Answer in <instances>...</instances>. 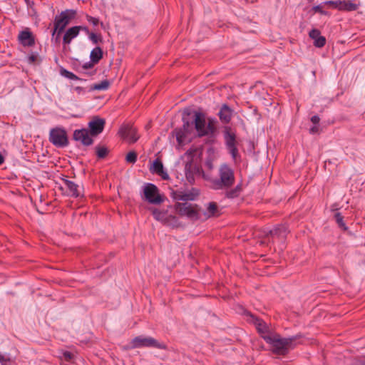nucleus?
<instances>
[{
	"mask_svg": "<svg viewBox=\"0 0 365 365\" xmlns=\"http://www.w3.org/2000/svg\"><path fill=\"white\" fill-rule=\"evenodd\" d=\"M339 2H340V1L329 0V1H325L322 2V4L332 5L334 8H336L339 9Z\"/></svg>",
	"mask_w": 365,
	"mask_h": 365,
	"instance_id": "39",
	"label": "nucleus"
},
{
	"mask_svg": "<svg viewBox=\"0 0 365 365\" xmlns=\"http://www.w3.org/2000/svg\"><path fill=\"white\" fill-rule=\"evenodd\" d=\"M209 182L210 187L213 190H229L235 182L234 170L227 163H223L219 168L218 176L210 178Z\"/></svg>",
	"mask_w": 365,
	"mask_h": 365,
	"instance_id": "1",
	"label": "nucleus"
},
{
	"mask_svg": "<svg viewBox=\"0 0 365 365\" xmlns=\"http://www.w3.org/2000/svg\"><path fill=\"white\" fill-rule=\"evenodd\" d=\"M79 35L78 27L77 26H72L68 29L63 37V43L65 45H68L71 43L72 40Z\"/></svg>",
	"mask_w": 365,
	"mask_h": 365,
	"instance_id": "18",
	"label": "nucleus"
},
{
	"mask_svg": "<svg viewBox=\"0 0 365 365\" xmlns=\"http://www.w3.org/2000/svg\"><path fill=\"white\" fill-rule=\"evenodd\" d=\"M94 63H92L91 61L89 62H86L83 65V68L84 69H88L93 67Z\"/></svg>",
	"mask_w": 365,
	"mask_h": 365,
	"instance_id": "44",
	"label": "nucleus"
},
{
	"mask_svg": "<svg viewBox=\"0 0 365 365\" xmlns=\"http://www.w3.org/2000/svg\"><path fill=\"white\" fill-rule=\"evenodd\" d=\"M24 1L27 5H29L31 4V1L29 0H24Z\"/></svg>",
	"mask_w": 365,
	"mask_h": 365,
	"instance_id": "51",
	"label": "nucleus"
},
{
	"mask_svg": "<svg viewBox=\"0 0 365 365\" xmlns=\"http://www.w3.org/2000/svg\"><path fill=\"white\" fill-rule=\"evenodd\" d=\"M324 4H322V3L319 5L314 6L312 8V11H313L314 13H319L322 15L324 16H330V13L323 9Z\"/></svg>",
	"mask_w": 365,
	"mask_h": 365,
	"instance_id": "32",
	"label": "nucleus"
},
{
	"mask_svg": "<svg viewBox=\"0 0 365 365\" xmlns=\"http://www.w3.org/2000/svg\"><path fill=\"white\" fill-rule=\"evenodd\" d=\"M128 163H135L137 161V154L134 151L129 152L125 158Z\"/></svg>",
	"mask_w": 365,
	"mask_h": 365,
	"instance_id": "35",
	"label": "nucleus"
},
{
	"mask_svg": "<svg viewBox=\"0 0 365 365\" xmlns=\"http://www.w3.org/2000/svg\"><path fill=\"white\" fill-rule=\"evenodd\" d=\"M106 121L99 117H94L88 124V131L91 136L95 137L101 134L104 129Z\"/></svg>",
	"mask_w": 365,
	"mask_h": 365,
	"instance_id": "13",
	"label": "nucleus"
},
{
	"mask_svg": "<svg viewBox=\"0 0 365 365\" xmlns=\"http://www.w3.org/2000/svg\"><path fill=\"white\" fill-rule=\"evenodd\" d=\"M61 74L65 78H68L70 80L83 81V79L78 77L76 74L65 68L61 69Z\"/></svg>",
	"mask_w": 365,
	"mask_h": 365,
	"instance_id": "29",
	"label": "nucleus"
},
{
	"mask_svg": "<svg viewBox=\"0 0 365 365\" xmlns=\"http://www.w3.org/2000/svg\"><path fill=\"white\" fill-rule=\"evenodd\" d=\"M189 130L180 129L176 131V140L180 145L184 144L187 141L185 133L188 132Z\"/></svg>",
	"mask_w": 365,
	"mask_h": 365,
	"instance_id": "26",
	"label": "nucleus"
},
{
	"mask_svg": "<svg viewBox=\"0 0 365 365\" xmlns=\"http://www.w3.org/2000/svg\"><path fill=\"white\" fill-rule=\"evenodd\" d=\"M359 4L354 3L351 1H340L339 10L343 11H354L359 9Z\"/></svg>",
	"mask_w": 365,
	"mask_h": 365,
	"instance_id": "21",
	"label": "nucleus"
},
{
	"mask_svg": "<svg viewBox=\"0 0 365 365\" xmlns=\"http://www.w3.org/2000/svg\"><path fill=\"white\" fill-rule=\"evenodd\" d=\"M11 356L8 353H0V363L1 365H8L11 361Z\"/></svg>",
	"mask_w": 365,
	"mask_h": 365,
	"instance_id": "34",
	"label": "nucleus"
},
{
	"mask_svg": "<svg viewBox=\"0 0 365 365\" xmlns=\"http://www.w3.org/2000/svg\"><path fill=\"white\" fill-rule=\"evenodd\" d=\"M119 133L121 137L129 143H134L139 138V135L137 133V130L133 125H125L122 126Z\"/></svg>",
	"mask_w": 365,
	"mask_h": 365,
	"instance_id": "11",
	"label": "nucleus"
},
{
	"mask_svg": "<svg viewBox=\"0 0 365 365\" xmlns=\"http://www.w3.org/2000/svg\"><path fill=\"white\" fill-rule=\"evenodd\" d=\"M56 26L57 28V34L58 36H60L66 27L58 24H56Z\"/></svg>",
	"mask_w": 365,
	"mask_h": 365,
	"instance_id": "43",
	"label": "nucleus"
},
{
	"mask_svg": "<svg viewBox=\"0 0 365 365\" xmlns=\"http://www.w3.org/2000/svg\"><path fill=\"white\" fill-rule=\"evenodd\" d=\"M4 162L3 155L0 153V165Z\"/></svg>",
	"mask_w": 365,
	"mask_h": 365,
	"instance_id": "50",
	"label": "nucleus"
},
{
	"mask_svg": "<svg viewBox=\"0 0 365 365\" xmlns=\"http://www.w3.org/2000/svg\"><path fill=\"white\" fill-rule=\"evenodd\" d=\"M262 338L272 346L274 353L282 355L287 354L288 346L292 341V338H281L278 334H266Z\"/></svg>",
	"mask_w": 365,
	"mask_h": 365,
	"instance_id": "3",
	"label": "nucleus"
},
{
	"mask_svg": "<svg viewBox=\"0 0 365 365\" xmlns=\"http://www.w3.org/2000/svg\"><path fill=\"white\" fill-rule=\"evenodd\" d=\"M86 20L91 24L93 26H96L99 24V19L93 17L88 14L86 15Z\"/></svg>",
	"mask_w": 365,
	"mask_h": 365,
	"instance_id": "38",
	"label": "nucleus"
},
{
	"mask_svg": "<svg viewBox=\"0 0 365 365\" xmlns=\"http://www.w3.org/2000/svg\"><path fill=\"white\" fill-rule=\"evenodd\" d=\"M190 169L191 165L190 163H186L185 166V177L190 183H192L195 180V177L193 172Z\"/></svg>",
	"mask_w": 365,
	"mask_h": 365,
	"instance_id": "28",
	"label": "nucleus"
},
{
	"mask_svg": "<svg viewBox=\"0 0 365 365\" xmlns=\"http://www.w3.org/2000/svg\"><path fill=\"white\" fill-rule=\"evenodd\" d=\"M59 40H60V36H58V34L54 36V40L53 41H54L55 43H58Z\"/></svg>",
	"mask_w": 365,
	"mask_h": 365,
	"instance_id": "48",
	"label": "nucleus"
},
{
	"mask_svg": "<svg viewBox=\"0 0 365 365\" xmlns=\"http://www.w3.org/2000/svg\"><path fill=\"white\" fill-rule=\"evenodd\" d=\"M240 194V187L237 185L231 190H227L226 197L227 198L233 199L237 197Z\"/></svg>",
	"mask_w": 365,
	"mask_h": 365,
	"instance_id": "30",
	"label": "nucleus"
},
{
	"mask_svg": "<svg viewBox=\"0 0 365 365\" xmlns=\"http://www.w3.org/2000/svg\"><path fill=\"white\" fill-rule=\"evenodd\" d=\"M232 110L226 104H224L220 108L218 115L222 122L227 123L232 118Z\"/></svg>",
	"mask_w": 365,
	"mask_h": 365,
	"instance_id": "20",
	"label": "nucleus"
},
{
	"mask_svg": "<svg viewBox=\"0 0 365 365\" xmlns=\"http://www.w3.org/2000/svg\"><path fill=\"white\" fill-rule=\"evenodd\" d=\"M29 60L30 62H34L36 61V57L34 56H31L29 57Z\"/></svg>",
	"mask_w": 365,
	"mask_h": 365,
	"instance_id": "49",
	"label": "nucleus"
},
{
	"mask_svg": "<svg viewBox=\"0 0 365 365\" xmlns=\"http://www.w3.org/2000/svg\"><path fill=\"white\" fill-rule=\"evenodd\" d=\"M182 120L185 130H189L194 124L195 128L200 137L213 135L215 132V126L210 122L207 124L205 115L200 112H194L192 120L190 123L187 120L185 112H184Z\"/></svg>",
	"mask_w": 365,
	"mask_h": 365,
	"instance_id": "2",
	"label": "nucleus"
},
{
	"mask_svg": "<svg viewBox=\"0 0 365 365\" xmlns=\"http://www.w3.org/2000/svg\"><path fill=\"white\" fill-rule=\"evenodd\" d=\"M145 347H154L160 349H165L166 345L158 342L151 336L140 335L133 338L130 343V349H140Z\"/></svg>",
	"mask_w": 365,
	"mask_h": 365,
	"instance_id": "5",
	"label": "nucleus"
},
{
	"mask_svg": "<svg viewBox=\"0 0 365 365\" xmlns=\"http://www.w3.org/2000/svg\"><path fill=\"white\" fill-rule=\"evenodd\" d=\"M334 218L336 220V222H337L338 225L344 229V230H347V227L346 226L344 222V220H343V217L342 215H341L340 212H336L335 215H334Z\"/></svg>",
	"mask_w": 365,
	"mask_h": 365,
	"instance_id": "33",
	"label": "nucleus"
},
{
	"mask_svg": "<svg viewBox=\"0 0 365 365\" xmlns=\"http://www.w3.org/2000/svg\"><path fill=\"white\" fill-rule=\"evenodd\" d=\"M96 155H97L98 158H101V159L104 158L108 153L107 148L103 147H103L96 146Z\"/></svg>",
	"mask_w": 365,
	"mask_h": 365,
	"instance_id": "31",
	"label": "nucleus"
},
{
	"mask_svg": "<svg viewBox=\"0 0 365 365\" xmlns=\"http://www.w3.org/2000/svg\"><path fill=\"white\" fill-rule=\"evenodd\" d=\"M309 37L314 40V45L317 48H322L326 43V38L321 35V32L317 29H312L309 33Z\"/></svg>",
	"mask_w": 365,
	"mask_h": 365,
	"instance_id": "17",
	"label": "nucleus"
},
{
	"mask_svg": "<svg viewBox=\"0 0 365 365\" xmlns=\"http://www.w3.org/2000/svg\"><path fill=\"white\" fill-rule=\"evenodd\" d=\"M205 166L209 169V170H212L213 168V164H212V161L211 160H207L205 161Z\"/></svg>",
	"mask_w": 365,
	"mask_h": 365,
	"instance_id": "45",
	"label": "nucleus"
},
{
	"mask_svg": "<svg viewBox=\"0 0 365 365\" xmlns=\"http://www.w3.org/2000/svg\"><path fill=\"white\" fill-rule=\"evenodd\" d=\"M289 232L287 227L284 225H278L269 231L272 238L283 240Z\"/></svg>",
	"mask_w": 365,
	"mask_h": 365,
	"instance_id": "16",
	"label": "nucleus"
},
{
	"mask_svg": "<svg viewBox=\"0 0 365 365\" xmlns=\"http://www.w3.org/2000/svg\"><path fill=\"white\" fill-rule=\"evenodd\" d=\"M78 27V33L80 31H84L87 35H88L91 32L88 28L86 26H77Z\"/></svg>",
	"mask_w": 365,
	"mask_h": 365,
	"instance_id": "40",
	"label": "nucleus"
},
{
	"mask_svg": "<svg viewBox=\"0 0 365 365\" xmlns=\"http://www.w3.org/2000/svg\"><path fill=\"white\" fill-rule=\"evenodd\" d=\"M198 191L197 190L192 189L191 191L185 192L184 193H182L178 196V200L185 201V202H187V201H192L195 200L198 195Z\"/></svg>",
	"mask_w": 365,
	"mask_h": 365,
	"instance_id": "23",
	"label": "nucleus"
},
{
	"mask_svg": "<svg viewBox=\"0 0 365 365\" xmlns=\"http://www.w3.org/2000/svg\"><path fill=\"white\" fill-rule=\"evenodd\" d=\"M88 38L92 41L93 44H97L98 41H101V36H98L93 32H91L88 35Z\"/></svg>",
	"mask_w": 365,
	"mask_h": 365,
	"instance_id": "37",
	"label": "nucleus"
},
{
	"mask_svg": "<svg viewBox=\"0 0 365 365\" xmlns=\"http://www.w3.org/2000/svg\"><path fill=\"white\" fill-rule=\"evenodd\" d=\"M255 324L257 331L262 334V336L263 335L269 334L268 333V327L266 323L262 319H256L255 321Z\"/></svg>",
	"mask_w": 365,
	"mask_h": 365,
	"instance_id": "25",
	"label": "nucleus"
},
{
	"mask_svg": "<svg viewBox=\"0 0 365 365\" xmlns=\"http://www.w3.org/2000/svg\"><path fill=\"white\" fill-rule=\"evenodd\" d=\"M76 15V11L74 9H66L61 11L59 15H56L54 18L53 24H58L66 26Z\"/></svg>",
	"mask_w": 365,
	"mask_h": 365,
	"instance_id": "12",
	"label": "nucleus"
},
{
	"mask_svg": "<svg viewBox=\"0 0 365 365\" xmlns=\"http://www.w3.org/2000/svg\"><path fill=\"white\" fill-rule=\"evenodd\" d=\"M152 214L155 220L165 225L168 223L169 218L172 217L171 215L168 214V211L160 210L157 208L152 210Z\"/></svg>",
	"mask_w": 365,
	"mask_h": 365,
	"instance_id": "19",
	"label": "nucleus"
},
{
	"mask_svg": "<svg viewBox=\"0 0 365 365\" xmlns=\"http://www.w3.org/2000/svg\"><path fill=\"white\" fill-rule=\"evenodd\" d=\"M223 138L228 153L235 161L238 155L235 132L230 126H225L223 130Z\"/></svg>",
	"mask_w": 365,
	"mask_h": 365,
	"instance_id": "7",
	"label": "nucleus"
},
{
	"mask_svg": "<svg viewBox=\"0 0 365 365\" xmlns=\"http://www.w3.org/2000/svg\"><path fill=\"white\" fill-rule=\"evenodd\" d=\"M319 131V125H314L312 127L309 128V133L312 134H314Z\"/></svg>",
	"mask_w": 365,
	"mask_h": 365,
	"instance_id": "42",
	"label": "nucleus"
},
{
	"mask_svg": "<svg viewBox=\"0 0 365 365\" xmlns=\"http://www.w3.org/2000/svg\"><path fill=\"white\" fill-rule=\"evenodd\" d=\"M57 35V28L56 24L53 25V29L51 32V41L54 40V36Z\"/></svg>",
	"mask_w": 365,
	"mask_h": 365,
	"instance_id": "47",
	"label": "nucleus"
},
{
	"mask_svg": "<svg viewBox=\"0 0 365 365\" xmlns=\"http://www.w3.org/2000/svg\"><path fill=\"white\" fill-rule=\"evenodd\" d=\"M109 87V82L107 80L102 81L101 82L98 83L94 84L91 88V90H97V91H106Z\"/></svg>",
	"mask_w": 365,
	"mask_h": 365,
	"instance_id": "27",
	"label": "nucleus"
},
{
	"mask_svg": "<svg viewBox=\"0 0 365 365\" xmlns=\"http://www.w3.org/2000/svg\"><path fill=\"white\" fill-rule=\"evenodd\" d=\"M74 90L78 93V94H81V93H85V89L83 88V87H81V86H76L74 88Z\"/></svg>",
	"mask_w": 365,
	"mask_h": 365,
	"instance_id": "46",
	"label": "nucleus"
},
{
	"mask_svg": "<svg viewBox=\"0 0 365 365\" xmlns=\"http://www.w3.org/2000/svg\"><path fill=\"white\" fill-rule=\"evenodd\" d=\"M63 187L62 189L66 190V195L68 197L77 198L83 196V188L75 182L68 180L62 179Z\"/></svg>",
	"mask_w": 365,
	"mask_h": 365,
	"instance_id": "8",
	"label": "nucleus"
},
{
	"mask_svg": "<svg viewBox=\"0 0 365 365\" xmlns=\"http://www.w3.org/2000/svg\"><path fill=\"white\" fill-rule=\"evenodd\" d=\"M175 209L178 214L190 220H197L199 218L197 210L188 202H178L175 205Z\"/></svg>",
	"mask_w": 365,
	"mask_h": 365,
	"instance_id": "9",
	"label": "nucleus"
},
{
	"mask_svg": "<svg viewBox=\"0 0 365 365\" xmlns=\"http://www.w3.org/2000/svg\"><path fill=\"white\" fill-rule=\"evenodd\" d=\"M19 41L24 46H33L35 44V38L29 29L21 31L18 36Z\"/></svg>",
	"mask_w": 365,
	"mask_h": 365,
	"instance_id": "14",
	"label": "nucleus"
},
{
	"mask_svg": "<svg viewBox=\"0 0 365 365\" xmlns=\"http://www.w3.org/2000/svg\"><path fill=\"white\" fill-rule=\"evenodd\" d=\"M48 139L56 148H66L69 144L66 130L63 127L57 126L51 128Z\"/></svg>",
	"mask_w": 365,
	"mask_h": 365,
	"instance_id": "6",
	"label": "nucleus"
},
{
	"mask_svg": "<svg viewBox=\"0 0 365 365\" xmlns=\"http://www.w3.org/2000/svg\"><path fill=\"white\" fill-rule=\"evenodd\" d=\"M217 212V204L214 202H210L207 204L206 209L203 211V215L207 219L216 216Z\"/></svg>",
	"mask_w": 365,
	"mask_h": 365,
	"instance_id": "22",
	"label": "nucleus"
},
{
	"mask_svg": "<svg viewBox=\"0 0 365 365\" xmlns=\"http://www.w3.org/2000/svg\"><path fill=\"white\" fill-rule=\"evenodd\" d=\"M152 173L160 176L163 180H167L170 178L168 172L164 169L163 163L159 159H155L150 168Z\"/></svg>",
	"mask_w": 365,
	"mask_h": 365,
	"instance_id": "15",
	"label": "nucleus"
},
{
	"mask_svg": "<svg viewBox=\"0 0 365 365\" xmlns=\"http://www.w3.org/2000/svg\"><path fill=\"white\" fill-rule=\"evenodd\" d=\"M141 197L150 204L160 205L164 201L163 196L160 193L159 189L153 183L147 182L142 187Z\"/></svg>",
	"mask_w": 365,
	"mask_h": 365,
	"instance_id": "4",
	"label": "nucleus"
},
{
	"mask_svg": "<svg viewBox=\"0 0 365 365\" xmlns=\"http://www.w3.org/2000/svg\"><path fill=\"white\" fill-rule=\"evenodd\" d=\"M92 137L87 128L76 129L73 133V139L84 146H90L93 143Z\"/></svg>",
	"mask_w": 365,
	"mask_h": 365,
	"instance_id": "10",
	"label": "nucleus"
},
{
	"mask_svg": "<svg viewBox=\"0 0 365 365\" xmlns=\"http://www.w3.org/2000/svg\"><path fill=\"white\" fill-rule=\"evenodd\" d=\"M60 357L61 358V359H63L66 361H70L73 359V355L71 352L68 351H63L61 353Z\"/></svg>",
	"mask_w": 365,
	"mask_h": 365,
	"instance_id": "36",
	"label": "nucleus"
},
{
	"mask_svg": "<svg viewBox=\"0 0 365 365\" xmlns=\"http://www.w3.org/2000/svg\"><path fill=\"white\" fill-rule=\"evenodd\" d=\"M320 118L317 115H314L311 118V121L314 125H319Z\"/></svg>",
	"mask_w": 365,
	"mask_h": 365,
	"instance_id": "41",
	"label": "nucleus"
},
{
	"mask_svg": "<svg viewBox=\"0 0 365 365\" xmlns=\"http://www.w3.org/2000/svg\"><path fill=\"white\" fill-rule=\"evenodd\" d=\"M103 57V51L101 47H95L91 52L90 58L92 63H97Z\"/></svg>",
	"mask_w": 365,
	"mask_h": 365,
	"instance_id": "24",
	"label": "nucleus"
}]
</instances>
